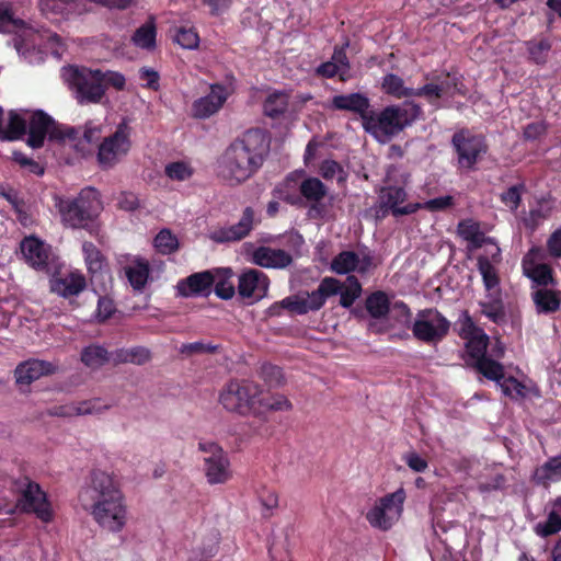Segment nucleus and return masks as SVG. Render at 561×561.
Returning <instances> with one entry per match:
<instances>
[{
  "label": "nucleus",
  "instance_id": "f257e3e1",
  "mask_svg": "<svg viewBox=\"0 0 561 561\" xmlns=\"http://www.w3.org/2000/svg\"><path fill=\"white\" fill-rule=\"evenodd\" d=\"M82 507L94 522L110 533L121 531L127 524V506L116 480L103 470H93L90 481L79 493Z\"/></svg>",
  "mask_w": 561,
  "mask_h": 561
},
{
  "label": "nucleus",
  "instance_id": "f03ea898",
  "mask_svg": "<svg viewBox=\"0 0 561 561\" xmlns=\"http://www.w3.org/2000/svg\"><path fill=\"white\" fill-rule=\"evenodd\" d=\"M270 150L268 139L261 129H250L233 140L217 162L218 175L230 185L250 179L263 164Z\"/></svg>",
  "mask_w": 561,
  "mask_h": 561
},
{
  "label": "nucleus",
  "instance_id": "7ed1b4c3",
  "mask_svg": "<svg viewBox=\"0 0 561 561\" xmlns=\"http://www.w3.org/2000/svg\"><path fill=\"white\" fill-rule=\"evenodd\" d=\"M422 115V108L413 102L391 105L380 113L370 112L364 117V129L379 142H387Z\"/></svg>",
  "mask_w": 561,
  "mask_h": 561
},
{
  "label": "nucleus",
  "instance_id": "20e7f679",
  "mask_svg": "<svg viewBox=\"0 0 561 561\" xmlns=\"http://www.w3.org/2000/svg\"><path fill=\"white\" fill-rule=\"evenodd\" d=\"M61 221L65 226L73 229L87 228L102 209V203L98 191L93 187H84L73 198L55 197Z\"/></svg>",
  "mask_w": 561,
  "mask_h": 561
},
{
  "label": "nucleus",
  "instance_id": "39448f33",
  "mask_svg": "<svg viewBox=\"0 0 561 561\" xmlns=\"http://www.w3.org/2000/svg\"><path fill=\"white\" fill-rule=\"evenodd\" d=\"M18 115L23 119L22 138L27 134L26 144L33 148H42L46 136L49 134L53 139L76 140L80 131L73 127L59 128L55 121L42 110L28 111L16 110Z\"/></svg>",
  "mask_w": 561,
  "mask_h": 561
},
{
  "label": "nucleus",
  "instance_id": "423d86ee",
  "mask_svg": "<svg viewBox=\"0 0 561 561\" xmlns=\"http://www.w3.org/2000/svg\"><path fill=\"white\" fill-rule=\"evenodd\" d=\"M198 450L204 454L203 472L209 485L226 484L233 478L227 453L214 442H199Z\"/></svg>",
  "mask_w": 561,
  "mask_h": 561
},
{
  "label": "nucleus",
  "instance_id": "0eeeda50",
  "mask_svg": "<svg viewBox=\"0 0 561 561\" xmlns=\"http://www.w3.org/2000/svg\"><path fill=\"white\" fill-rule=\"evenodd\" d=\"M407 494L403 488L378 499L366 513L369 525L387 531L400 519Z\"/></svg>",
  "mask_w": 561,
  "mask_h": 561
},
{
  "label": "nucleus",
  "instance_id": "6e6552de",
  "mask_svg": "<svg viewBox=\"0 0 561 561\" xmlns=\"http://www.w3.org/2000/svg\"><path fill=\"white\" fill-rule=\"evenodd\" d=\"M18 499L14 508L8 512L19 510L24 513H33L43 522H49L53 517L50 503L46 493L41 489L39 484L24 478L16 482Z\"/></svg>",
  "mask_w": 561,
  "mask_h": 561
},
{
  "label": "nucleus",
  "instance_id": "1a4fd4ad",
  "mask_svg": "<svg viewBox=\"0 0 561 561\" xmlns=\"http://www.w3.org/2000/svg\"><path fill=\"white\" fill-rule=\"evenodd\" d=\"M260 394V387L253 382L231 381L221 390L219 401L227 411L247 414L261 403Z\"/></svg>",
  "mask_w": 561,
  "mask_h": 561
},
{
  "label": "nucleus",
  "instance_id": "9d476101",
  "mask_svg": "<svg viewBox=\"0 0 561 561\" xmlns=\"http://www.w3.org/2000/svg\"><path fill=\"white\" fill-rule=\"evenodd\" d=\"M68 81L79 104H96L104 96L99 69L71 68Z\"/></svg>",
  "mask_w": 561,
  "mask_h": 561
},
{
  "label": "nucleus",
  "instance_id": "9b49d317",
  "mask_svg": "<svg viewBox=\"0 0 561 561\" xmlns=\"http://www.w3.org/2000/svg\"><path fill=\"white\" fill-rule=\"evenodd\" d=\"M449 328L450 322L434 308L420 310L411 325L413 336L427 344L440 342Z\"/></svg>",
  "mask_w": 561,
  "mask_h": 561
},
{
  "label": "nucleus",
  "instance_id": "f8f14e48",
  "mask_svg": "<svg viewBox=\"0 0 561 561\" xmlns=\"http://www.w3.org/2000/svg\"><path fill=\"white\" fill-rule=\"evenodd\" d=\"M337 283L333 277H324L318 288L311 293L291 296L283 299V306L297 314H305L309 311H317L325 304L327 298L334 296L337 291Z\"/></svg>",
  "mask_w": 561,
  "mask_h": 561
},
{
  "label": "nucleus",
  "instance_id": "ddd939ff",
  "mask_svg": "<svg viewBox=\"0 0 561 561\" xmlns=\"http://www.w3.org/2000/svg\"><path fill=\"white\" fill-rule=\"evenodd\" d=\"M129 127L121 123L115 133L105 137L99 145L98 162L102 169H111L127 154L130 149Z\"/></svg>",
  "mask_w": 561,
  "mask_h": 561
},
{
  "label": "nucleus",
  "instance_id": "4468645a",
  "mask_svg": "<svg viewBox=\"0 0 561 561\" xmlns=\"http://www.w3.org/2000/svg\"><path fill=\"white\" fill-rule=\"evenodd\" d=\"M466 341L468 354L474 360L472 366L490 380H502L504 377L503 366L499 362L486 356L489 336L484 331Z\"/></svg>",
  "mask_w": 561,
  "mask_h": 561
},
{
  "label": "nucleus",
  "instance_id": "2eb2a0df",
  "mask_svg": "<svg viewBox=\"0 0 561 561\" xmlns=\"http://www.w3.org/2000/svg\"><path fill=\"white\" fill-rule=\"evenodd\" d=\"M451 144L456 150L459 167L467 170H472L488 150L482 136L472 135L465 129L454 134Z\"/></svg>",
  "mask_w": 561,
  "mask_h": 561
},
{
  "label": "nucleus",
  "instance_id": "dca6fc26",
  "mask_svg": "<svg viewBox=\"0 0 561 561\" xmlns=\"http://www.w3.org/2000/svg\"><path fill=\"white\" fill-rule=\"evenodd\" d=\"M218 274H220L219 271H204L194 273L178 283V294L182 297H207L211 293V288L217 279Z\"/></svg>",
  "mask_w": 561,
  "mask_h": 561
},
{
  "label": "nucleus",
  "instance_id": "f3484780",
  "mask_svg": "<svg viewBox=\"0 0 561 561\" xmlns=\"http://www.w3.org/2000/svg\"><path fill=\"white\" fill-rule=\"evenodd\" d=\"M58 366L51 362L28 359L18 365L14 376L18 385L28 386L43 376L54 375Z\"/></svg>",
  "mask_w": 561,
  "mask_h": 561
},
{
  "label": "nucleus",
  "instance_id": "a211bd4d",
  "mask_svg": "<svg viewBox=\"0 0 561 561\" xmlns=\"http://www.w3.org/2000/svg\"><path fill=\"white\" fill-rule=\"evenodd\" d=\"M268 288L267 276L259 270H248L239 276L238 293L243 298L260 299Z\"/></svg>",
  "mask_w": 561,
  "mask_h": 561
},
{
  "label": "nucleus",
  "instance_id": "6ab92c4d",
  "mask_svg": "<svg viewBox=\"0 0 561 561\" xmlns=\"http://www.w3.org/2000/svg\"><path fill=\"white\" fill-rule=\"evenodd\" d=\"M228 96L224 85L213 84L210 92L193 103V114L198 118H206L215 114L226 102Z\"/></svg>",
  "mask_w": 561,
  "mask_h": 561
},
{
  "label": "nucleus",
  "instance_id": "aec40b11",
  "mask_svg": "<svg viewBox=\"0 0 561 561\" xmlns=\"http://www.w3.org/2000/svg\"><path fill=\"white\" fill-rule=\"evenodd\" d=\"M25 262L36 270L47 267L49 259V247L36 237H25L20 244Z\"/></svg>",
  "mask_w": 561,
  "mask_h": 561
},
{
  "label": "nucleus",
  "instance_id": "412c9836",
  "mask_svg": "<svg viewBox=\"0 0 561 561\" xmlns=\"http://www.w3.org/2000/svg\"><path fill=\"white\" fill-rule=\"evenodd\" d=\"M254 213L250 207H247L242 214L241 219L228 228H221L211 232V240L224 243L231 241H239L249 234L253 227Z\"/></svg>",
  "mask_w": 561,
  "mask_h": 561
},
{
  "label": "nucleus",
  "instance_id": "4be33fe9",
  "mask_svg": "<svg viewBox=\"0 0 561 561\" xmlns=\"http://www.w3.org/2000/svg\"><path fill=\"white\" fill-rule=\"evenodd\" d=\"M373 260L369 255H359L353 251L339 253L331 262V270L336 274H347L357 271L365 274L371 267Z\"/></svg>",
  "mask_w": 561,
  "mask_h": 561
},
{
  "label": "nucleus",
  "instance_id": "5701e85b",
  "mask_svg": "<svg viewBox=\"0 0 561 561\" xmlns=\"http://www.w3.org/2000/svg\"><path fill=\"white\" fill-rule=\"evenodd\" d=\"M407 198V193L402 187L389 186L381 191L380 203L389 208L394 216L410 215L420 209V203H410L400 206Z\"/></svg>",
  "mask_w": 561,
  "mask_h": 561
},
{
  "label": "nucleus",
  "instance_id": "b1692460",
  "mask_svg": "<svg viewBox=\"0 0 561 561\" xmlns=\"http://www.w3.org/2000/svg\"><path fill=\"white\" fill-rule=\"evenodd\" d=\"M85 287V277L80 272H70L50 280L51 291L64 298L78 296Z\"/></svg>",
  "mask_w": 561,
  "mask_h": 561
},
{
  "label": "nucleus",
  "instance_id": "393cba45",
  "mask_svg": "<svg viewBox=\"0 0 561 561\" xmlns=\"http://www.w3.org/2000/svg\"><path fill=\"white\" fill-rule=\"evenodd\" d=\"M82 251L92 283L99 279L102 282L111 280L112 277L106 268L105 259L100 250L91 242H83Z\"/></svg>",
  "mask_w": 561,
  "mask_h": 561
},
{
  "label": "nucleus",
  "instance_id": "a878e982",
  "mask_svg": "<svg viewBox=\"0 0 561 561\" xmlns=\"http://www.w3.org/2000/svg\"><path fill=\"white\" fill-rule=\"evenodd\" d=\"M253 263L265 268H284L291 262V255L282 249L257 248L252 255Z\"/></svg>",
  "mask_w": 561,
  "mask_h": 561
},
{
  "label": "nucleus",
  "instance_id": "bb28decb",
  "mask_svg": "<svg viewBox=\"0 0 561 561\" xmlns=\"http://www.w3.org/2000/svg\"><path fill=\"white\" fill-rule=\"evenodd\" d=\"M332 107L340 111H350L358 114L364 124V117H368L370 112V102L367 96L362 93H351L335 95L332 99Z\"/></svg>",
  "mask_w": 561,
  "mask_h": 561
},
{
  "label": "nucleus",
  "instance_id": "cd10ccee",
  "mask_svg": "<svg viewBox=\"0 0 561 561\" xmlns=\"http://www.w3.org/2000/svg\"><path fill=\"white\" fill-rule=\"evenodd\" d=\"M112 404L104 403L100 398L72 402L59 408L57 414L66 417L80 415H96L110 410Z\"/></svg>",
  "mask_w": 561,
  "mask_h": 561
},
{
  "label": "nucleus",
  "instance_id": "c85d7f7f",
  "mask_svg": "<svg viewBox=\"0 0 561 561\" xmlns=\"http://www.w3.org/2000/svg\"><path fill=\"white\" fill-rule=\"evenodd\" d=\"M299 191L308 202L313 203L309 209V216L312 218L321 216L322 210L316 204L328 194L327 186L318 178H308L300 183Z\"/></svg>",
  "mask_w": 561,
  "mask_h": 561
},
{
  "label": "nucleus",
  "instance_id": "c756f323",
  "mask_svg": "<svg viewBox=\"0 0 561 561\" xmlns=\"http://www.w3.org/2000/svg\"><path fill=\"white\" fill-rule=\"evenodd\" d=\"M124 270L130 286L135 290L141 291L149 279V262L142 257H133Z\"/></svg>",
  "mask_w": 561,
  "mask_h": 561
},
{
  "label": "nucleus",
  "instance_id": "7c9ffc66",
  "mask_svg": "<svg viewBox=\"0 0 561 561\" xmlns=\"http://www.w3.org/2000/svg\"><path fill=\"white\" fill-rule=\"evenodd\" d=\"M451 80L447 76L444 80L428 82L421 88L414 89L413 96L425 99L431 105L438 107V101L450 93Z\"/></svg>",
  "mask_w": 561,
  "mask_h": 561
},
{
  "label": "nucleus",
  "instance_id": "2f4dec72",
  "mask_svg": "<svg viewBox=\"0 0 561 561\" xmlns=\"http://www.w3.org/2000/svg\"><path fill=\"white\" fill-rule=\"evenodd\" d=\"M457 233L460 238L470 242L473 249L482 248L490 241V238L485 237L481 230L480 224L473 219L461 220L457 226Z\"/></svg>",
  "mask_w": 561,
  "mask_h": 561
},
{
  "label": "nucleus",
  "instance_id": "473e14b6",
  "mask_svg": "<svg viewBox=\"0 0 561 561\" xmlns=\"http://www.w3.org/2000/svg\"><path fill=\"white\" fill-rule=\"evenodd\" d=\"M220 534L217 529L211 528L201 539V543L193 550V561H208L213 558L218 549Z\"/></svg>",
  "mask_w": 561,
  "mask_h": 561
},
{
  "label": "nucleus",
  "instance_id": "72a5a7b5",
  "mask_svg": "<svg viewBox=\"0 0 561 561\" xmlns=\"http://www.w3.org/2000/svg\"><path fill=\"white\" fill-rule=\"evenodd\" d=\"M0 196L10 203L16 214L18 220L22 226L30 227L33 224L34 220L30 205L20 198L19 194L13 188L0 187Z\"/></svg>",
  "mask_w": 561,
  "mask_h": 561
},
{
  "label": "nucleus",
  "instance_id": "f704fd0d",
  "mask_svg": "<svg viewBox=\"0 0 561 561\" xmlns=\"http://www.w3.org/2000/svg\"><path fill=\"white\" fill-rule=\"evenodd\" d=\"M533 301L538 313H553L560 309V293L541 288L533 293Z\"/></svg>",
  "mask_w": 561,
  "mask_h": 561
},
{
  "label": "nucleus",
  "instance_id": "c9c22d12",
  "mask_svg": "<svg viewBox=\"0 0 561 561\" xmlns=\"http://www.w3.org/2000/svg\"><path fill=\"white\" fill-rule=\"evenodd\" d=\"M151 359V352L144 346L131 348H119L112 353L114 364H134L144 365Z\"/></svg>",
  "mask_w": 561,
  "mask_h": 561
},
{
  "label": "nucleus",
  "instance_id": "e433bc0d",
  "mask_svg": "<svg viewBox=\"0 0 561 561\" xmlns=\"http://www.w3.org/2000/svg\"><path fill=\"white\" fill-rule=\"evenodd\" d=\"M481 312L496 324L504 323L506 314L501 295L497 290L490 291L486 298L480 302Z\"/></svg>",
  "mask_w": 561,
  "mask_h": 561
},
{
  "label": "nucleus",
  "instance_id": "4c0bfd02",
  "mask_svg": "<svg viewBox=\"0 0 561 561\" xmlns=\"http://www.w3.org/2000/svg\"><path fill=\"white\" fill-rule=\"evenodd\" d=\"M335 282L337 283L335 295H340V305L344 308L352 307L362 294L360 283L355 276H348L345 282H340L335 278Z\"/></svg>",
  "mask_w": 561,
  "mask_h": 561
},
{
  "label": "nucleus",
  "instance_id": "58836bf2",
  "mask_svg": "<svg viewBox=\"0 0 561 561\" xmlns=\"http://www.w3.org/2000/svg\"><path fill=\"white\" fill-rule=\"evenodd\" d=\"M523 270L527 277L538 285L553 284L552 270L548 264L534 263L528 257L523 261Z\"/></svg>",
  "mask_w": 561,
  "mask_h": 561
},
{
  "label": "nucleus",
  "instance_id": "ea45409f",
  "mask_svg": "<svg viewBox=\"0 0 561 561\" xmlns=\"http://www.w3.org/2000/svg\"><path fill=\"white\" fill-rule=\"evenodd\" d=\"M3 110L0 107V139L14 141L22 139L23 134V119L18 115L16 110H11L8 113V124L2 126Z\"/></svg>",
  "mask_w": 561,
  "mask_h": 561
},
{
  "label": "nucleus",
  "instance_id": "a19ab883",
  "mask_svg": "<svg viewBox=\"0 0 561 561\" xmlns=\"http://www.w3.org/2000/svg\"><path fill=\"white\" fill-rule=\"evenodd\" d=\"M561 479V454L557 457L549 459L541 467L537 468L535 472V480L537 483L547 485L549 482L558 481Z\"/></svg>",
  "mask_w": 561,
  "mask_h": 561
},
{
  "label": "nucleus",
  "instance_id": "79ce46f5",
  "mask_svg": "<svg viewBox=\"0 0 561 561\" xmlns=\"http://www.w3.org/2000/svg\"><path fill=\"white\" fill-rule=\"evenodd\" d=\"M382 89L387 94L397 99L412 98L414 93V88L407 87L404 80L394 73L383 77Z\"/></svg>",
  "mask_w": 561,
  "mask_h": 561
},
{
  "label": "nucleus",
  "instance_id": "37998d69",
  "mask_svg": "<svg viewBox=\"0 0 561 561\" xmlns=\"http://www.w3.org/2000/svg\"><path fill=\"white\" fill-rule=\"evenodd\" d=\"M366 309L375 319H381L390 312V300L385 291L378 290L366 298Z\"/></svg>",
  "mask_w": 561,
  "mask_h": 561
},
{
  "label": "nucleus",
  "instance_id": "c03bdc74",
  "mask_svg": "<svg viewBox=\"0 0 561 561\" xmlns=\"http://www.w3.org/2000/svg\"><path fill=\"white\" fill-rule=\"evenodd\" d=\"M112 355L99 345H91L85 347L81 353V360L90 368H99L110 362Z\"/></svg>",
  "mask_w": 561,
  "mask_h": 561
},
{
  "label": "nucleus",
  "instance_id": "a18cd8bd",
  "mask_svg": "<svg viewBox=\"0 0 561 561\" xmlns=\"http://www.w3.org/2000/svg\"><path fill=\"white\" fill-rule=\"evenodd\" d=\"M133 43L145 49H151L156 44V25L149 21L138 27L131 37Z\"/></svg>",
  "mask_w": 561,
  "mask_h": 561
},
{
  "label": "nucleus",
  "instance_id": "49530a36",
  "mask_svg": "<svg viewBox=\"0 0 561 561\" xmlns=\"http://www.w3.org/2000/svg\"><path fill=\"white\" fill-rule=\"evenodd\" d=\"M288 106V95L283 92L270 94L264 102V113L270 117H278L285 113Z\"/></svg>",
  "mask_w": 561,
  "mask_h": 561
},
{
  "label": "nucleus",
  "instance_id": "de8ad7c7",
  "mask_svg": "<svg viewBox=\"0 0 561 561\" xmlns=\"http://www.w3.org/2000/svg\"><path fill=\"white\" fill-rule=\"evenodd\" d=\"M478 270L482 275L484 286L486 290L494 291L499 285V278L496 276V272L491 261L486 256L478 257Z\"/></svg>",
  "mask_w": 561,
  "mask_h": 561
},
{
  "label": "nucleus",
  "instance_id": "09e8293b",
  "mask_svg": "<svg viewBox=\"0 0 561 561\" xmlns=\"http://www.w3.org/2000/svg\"><path fill=\"white\" fill-rule=\"evenodd\" d=\"M530 59L537 65H543L547 61L551 44L548 39L529 41L526 43Z\"/></svg>",
  "mask_w": 561,
  "mask_h": 561
},
{
  "label": "nucleus",
  "instance_id": "8fccbe9b",
  "mask_svg": "<svg viewBox=\"0 0 561 561\" xmlns=\"http://www.w3.org/2000/svg\"><path fill=\"white\" fill-rule=\"evenodd\" d=\"M154 247L162 254H171L178 250L179 241L169 229H162L154 238Z\"/></svg>",
  "mask_w": 561,
  "mask_h": 561
},
{
  "label": "nucleus",
  "instance_id": "3c124183",
  "mask_svg": "<svg viewBox=\"0 0 561 561\" xmlns=\"http://www.w3.org/2000/svg\"><path fill=\"white\" fill-rule=\"evenodd\" d=\"M320 174L325 180L335 179L339 183L345 182L347 178L343 167L334 160H324L320 165Z\"/></svg>",
  "mask_w": 561,
  "mask_h": 561
},
{
  "label": "nucleus",
  "instance_id": "603ef678",
  "mask_svg": "<svg viewBox=\"0 0 561 561\" xmlns=\"http://www.w3.org/2000/svg\"><path fill=\"white\" fill-rule=\"evenodd\" d=\"M534 529L536 535L547 538L561 531V518L554 513H549L547 520L536 524Z\"/></svg>",
  "mask_w": 561,
  "mask_h": 561
},
{
  "label": "nucleus",
  "instance_id": "864d4df0",
  "mask_svg": "<svg viewBox=\"0 0 561 561\" xmlns=\"http://www.w3.org/2000/svg\"><path fill=\"white\" fill-rule=\"evenodd\" d=\"M165 175L173 181H185L193 175L192 167L183 161L171 162L165 165Z\"/></svg>",
  "mask_w": 561,
  "mask_h": 561
},
{
  "label": "nucleus",
  "instance_id": "5fc2aeb1",
  "mask_svg": "<svg viewBox=\"0 0 561 561\" xmlns=\"http://www.w3.org/2000/svg\"><path fill=\"white\" fill-rule=\"evenodd\" d=\"M22 24V20L13 16L12 9L8 3H0V33H10Z\"/></svg>",
  "mask_w": 561,
  "mask_h": 561
},
{
  "label": "nucleus",
  "instance_id": "6e6d98bb",
  "mask_svg": "<svg viewBox=\"0 0 561 561\" xmlns=\"http://www.w3.org/2000/svg\"><path fill=\"white\" fill-rule=\"evenodd\" d=\"M224 273L226 275L224 276L222 279L219 278V274L217 275V279L214 284L215 294L221 299H230L234 296L236 290L233 284L230 280L226 279V277H230L232 275V272L231 270L227 268L224 271Z\"/></svg>",
  "mask_w": 561,
  "mask_h": 561
},
{
  "label": "nucleus",
  "instance_id": "4d7b16f0",
  "mask_svg": "<svg viewBox=\"0 0 561 561\" xmlns=\"http://www.w3.org/2000/svg\"><path fill=\"white\" fill-rule=\"evenodd\" d=\"M175 42L185 49H193L198 46V35L193 28L181 27L174 36Z\"/></svg>",
  "mask_w": 561,
  "mask_h": 561
},
{
  "label": "nucleus",
  "instance_id": "13d9d810",
  "mask_svg": "<svg viewBox=\"0 0 561 561\" xmlns=\"http://www.w3.org/2000/svg\"><path fill=\"white\" fill-rule=\"evenodd\" d=\"M524 190L525 186L523 184L513 185L501 194V201L511 210H516L520 204Z\"/></svg>",
  "mask_w": 561,
  "mask_h": 561
},
{
  "label": "nucleus",
  "instance_id": "bf43d9fd",
  "mask_svg": "<svg viewBox=\"0 0 561 561\" xmlns=\"http://www.w3.org/2000/svg\"><path fill=\"white\" fill-rule=\"evenodd\" d=\"M390 312L392 317L402 325L411 327L412 325V312L407 304L403 301H396L390 307Z\"/></svg>",
  "mask_w": 561,
  "mask_h": 561
},
{
  "label": "nucleus",
  "instance_id": "052dcab7",
  "mask_svg": "<svg viewBox=\"0 0 561 561\" xmlns=\"http://www.w3.org/2000/svg\"><path fill=\"white\" fill-rule=\"evenodd\" d=\"M503 381L501 382V380L499 381L500 382V386H501V389L503 391V393L505 396H508L511 398H520V397H524L525 396V386L519 382L516 378L514 377H508V378H502Z\"/></svg>",
  "mask_w": 561,
  "mask_h": 561
},
{
  "label": "nucleus",
  "instance_id": "680f3d73",
  "mask_svg": "<svg viewBox=\"0 0 561 561\" xmlns=\"http://www.w3.org/2000/svg\"><path fill=\"white\" fill-rule=\"evenodd\" d=\"M420 209H426L428 211H442L454 205V197L450 195L439 196L433 199H428L424 203H420Z\"/></svg>",
  "mask_w": 561,
  "mask_h": 561
},
{
  "label": "nucleus",
  "instance_id": "e2e57ef3",
  "mask_svg": "<svg viewBox=\"0 0 561 561\" xmlns=\"http://www.w3.org/2000/svg\"><path fill=\"white\" fill-rule=\"evenodd\" d=\"M100 77L101 84L104 87V92L106 91L107 87H113L117 90H123L125 87V77L119 72L100 70Z\"/></svg>",
  "mask_w": 561,
  "mask_h": 561
},
{
  "label": "nucleus",
  "instance_id": "0e129e2a",
  "mask_svg": "<svg viewBox=\"0 0 561 561\" xmlns=\"http://www.w3.org/2000/svg\"><path fill=\"white\" fill-rule=\"evenodd\" d=\"M483 332L482 329L478 328L471 317L465 312L462 314V318L460 320V336L465 340H468L474 335H478L479 333Z\"/></svg>",
  "mask_w": 561,
  "mask_h": 561
},
{
  "label": "nucleus",
  "instance_id": "69168bd1",
  "mask_svg": "<svg viewBox=\"0 0 561 561\" xmlns=\"http://www.w3.org/2000/svg\"><path fill=\"white\" fill-rule=\"evenodd\" d=\"M262 376L271 386H280L284 382L282 369L274 365H264Z\"/></svg>",
  "mask_w": 561,
  "mask_h": 561
},
{
  "label": "nucleus",
  "instance_id": "338daca9",
  "mask_svg": "<svg viewBox=\"0 0 561 561\" xmlns=\"http://www.w3.org/2000/svg\"><path fill=\"white\" fill-rule=\"evenodd\" d=\"M115 311L114 302L108 297H100L98 301V309H96V318L100 321H105L108 319Z\"/></svg>",
  "mask_w": 561,
  "mask_h": 561
},
{
  "label": "nucleus",
  "instance_id": "774afa93",
  "mask_svg": "<svg viewBox=\"0 0 561 561\" xmlns=\"http://www.w3.org/2000/svg\"><path fill=\"white\" fill-rule=\"evenodd\" d=\"M547 248L551 256L561 257V227L551 233Z\"/></svg>",
  "mask_w": 561,
  "mask_h": 561
}]
</instances>
